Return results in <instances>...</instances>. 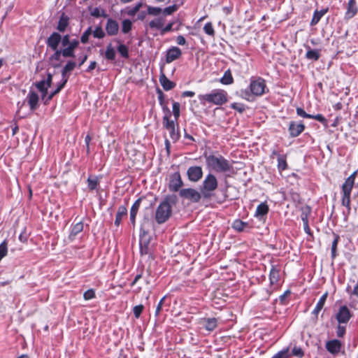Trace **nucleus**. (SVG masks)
Returning <instances> with one entry per match:
<instances>
[{"label":"nucleus","instance_id":"1","mask_svg":"<svg viewBox=\"0 0 358 358\" xmlns=\"http://www.w3.org/2000/svg\"><path fill=\"white\" fill-rule=\"evenodd\" d=\"M178 202V196L173 194L165 196L156 209L155 220L158 224L165 223L172 215V206Z\"/></svg>","mask_w":358,"mask_h":358},{"label":"nucleus","instance_id":"2","mask_svg":"<svg viewBox=\"0 0 358 358\" xmlns=\"http://www.w3.org/2000/svg\"><path fill=\"white\" fill-rule=\"evenodd\" d=\"M203 157L208 170L213 171L215 173H226L233 169V166L229 161L220 154L215 155L204 153Z\"/></svg>","mask_w":358,"mask_h":358},{"label":"nucleus","instance_id":"3","mask_svg":"<svg viewBox=\"0 0 358 358\" xmlns=\"http://www.w3.org/2000/svg\"><path fill=\"white\" fill-rule=\"evenodd\" d=\"M151 221L148 217H144L141 224L139 234V246L141 255H151L152 251L150 248L151 237L149 235Z\"/></svg>","mask_w":358,"mask_h":358},{"label":"nucleus","instance_id":"4","mask_svg":"<svg viewBox=\"0 0 358 358\" xmlns=\"http://www.w3.org/2000/svg\"><path fill=\"white\" fill-rule=\"evenodd\" d=\"M198 99L201 104L206 103L222 106L227 102V92L222 89L213 90L210 93L199 94Z\"/></svg>","mask_w":358,"mask_h":358},{"label":"nucleus","instance_id":"5","mask_svg":"<svg viewBox=\"0 0 358 358\" xmlns=\"http://www.w3.org/2000/svg\"><path fill=\"white\" fill-rule=\"evenodd\" d=\"M217 187L218 181L216 176L211 173H208L199 187L203 201H210L215 196L214 192Z\"/></svg>","mask_w":358,"mask_h":358},{"label":"nucleus","instance_id":"6","mask_svg":"<svg viewBox=\"0 0 358 358\" xmlns=\"http://www.w3.org/2000/svg\"><path fill=\"white\" fill-rule=\"evenodd\" d=\"M249 87L250 92L247 90L241 91L242 98L248 99L250 94L259 96L268 92L265 80L261 77L252 78Z\"/></svg>","mask_w":358,"mask_h":358},{"label":"nucleus","instance_id":"7","mask_svg":"<svg viewBox=\"0 0 358 358\" xmlns=\"http://www.w3.org/2000/svg\"><path fill=\"white\" fill-rule=\"evenodd\" d=\"M76 66V62L72 60H69L66 65L63 67L61 71L62 73V80L60 82H58L57 88L51 92L47 99L45 101V105L49 103L50 101L52 99V98L57 94L60 92V91L64 87L66 83L68 82L69 78V73L72 71L75 67Z\"/></svg>","mask_w":358,"mask_h":358},{"label":"nucleus","instance_id":"8","mask_svg":"<svg viewBox=\"0 0 358 358\" xmlns=\"http://www.w3.org/2000/svg\"><path fill=\"white\" fill-rule=\"evenodd\" d=\"M179 196L183 200H187L192 203H197L203 200V194L201 191L196 189L188 187L182 188L179 191Z\"/></svg>","mask_w":358,"mask_h":358},{"label":"nucleus","instance_id":"9","mask_svg":"<svg viewBox=\"0 0 358 358\" xmlns=\"http://www.w3.org/2000/svg\"><path fill=\"white\" fill-rule=\"evenodd\" d=\"M353 314L346 305L339 307L337 313L335 314V318L338 323L347 324L352 317Z\"/></svg>","mask_w":358,"mask_h":358},{"label":"nucleus","instance_id":"10","mask_svg":"<svg viewBox=\"0 0 358 358\" xmlns=\"http://www.w3.org/2000/svg\"><path fill=\"white\" fill-rule=\"evenodd\" d=\"M183 185L184 183L179 171H176L170 176L168 185L169 191L173 192H179Z\"/></svg>","mask_w":358,"mask_h":358},{"label":"nucleus","instance_id":"11","mask_svg":"<svg viewBox=\"0 0 358 358\" xmlns=\"http://www.w3.org/2000/svg\"><path fill=\"white\" fill-rule=\"evenodd\" d=\"M203 169L200 166H192L187 170L188 180L192 182H197L203 178Z\"/></svg>","mask_w":358,"mask_h":358},{"label":"nucleus","instance_id":"12","mask_svg":"<svg viewBox=\"0 0 358 358\" xmlns=\"http://www.w3.org/2000/svg\"><path fill=\"white\" fill-rule=\"evenodd\" d=\"M54 53L51 55L48 58L49 64L54 69H58L61 66L62 60V57L67 58L62 49H57L53 50Z\"/></svg>","mask_w":358,"mask_h":358},{"label":"nucleus","instance_id":"13","mask_svg":"<svg viewBox=\"0 0 358 358\" xmlns=\"http://www.w3.org/2000/svg\"><path fill=\"white\" fill-rule=\"evenodd\" d=\"M62 40L60 32L53 31L46 39L45 43L48 48H50L51 50H56L57 49H60L59 45Z\"/></svg>","mask_w":358,"mask_h":358},{"label":"nucleus","instance_id":"14","mask_svg":"<svg viewBox=\"0 0 358 358\" xmlns=\"http://www.w3.org/2000/svg\"><path fill=\"white\" fill-rule=\"evenodd\" d=\"M164 127L169 131L170 138L173 142H176L180 138L178 130H176L175 122L173 120H167L166 117L163 122Z\"/></svg>","mask_w":358,"mask_h":358},{"label":"nucleus","instance_id":"15","mask_svg":"<svg viewBox=\"0 0 358 358\" xmlns=\"http://www.w3.org/2000/svg\"><path fill=\"white\" fill-rule=\"evenodd\" d=\"M342 345H343L341 341L338 339H332L327 341L325 348L329 353L332 354L333 355H336L340 352L342 348Z\"/></svg>","mask_w":358,"mask_h":358},{"label":"nucleus","instance_id":"16","mask_svg":"<svg viewBox=\"0 0 358 358\" xmlns=\"http://www.w3.org/2000/svg\"><path fill=\"white\" fill-rule=\"evenodd\" d=\"M305 129V125L302 122H296L292 121L289 123L288 131L291 137L299 136Z\"/></svg>","mask_w":358,"mask_h":358},{"label":"nucleus","instance_id":"17","mask_svg":"<svg viewBox=\"0 0 358 358\" xmlns=\"http://www.w3.org/2000/svg\"><path fill=\"white\" fill-rule=\"evenodd\" d=\"M182 55L181 50L176 46H172L170 48L166 54V62L169 64L172 62L178 59Z\"/></svg>","mask_w":358,"mask_h":358},{"label":"nucleus","instance_id":"18","mask_svg":"<svg viewBox=\"0 0 358 358\" xmlns=\"http://www.w3.org/2000/svg\"><path fill=\"white\" fill-rule=\"evenodd\" d=\"M311 212V209L309 206H306L302 208V213L301 215V220L303 224V229L305 232L310 236H313V233L308 225V216Z\"/></svg>","mask_w":358,"mask_h":358},{"label":"nucleus","instance_id":"19","mask_svg":"<svg viewBox=\"0 0 358 358\" xmlns=\"http://www.w3.org/2000/svg\"><path fill=\"white\" fill-rule=\"evenodd\" d=\"M79 43H80L78 39L74 38V39H72L71 42L69 44H68L66 47H64V48H62V50L64 51V54L66 55V57H67V58H69V57L75 58L76 57L75 50L78 47Z\"/></svg>","mask_w":358,"mask_h":358},{"label":"nucleus","instance_id":"20","mask_svg":"<svg viewBox=\"0 0 358 358\" xmlns=\"http://www.w3.org/2000/svg\"><path fill=\"white\" fill-rule=\"evenodd\" d=\"M358 12V7L356 0H349L347 6L346 12L345 13V19H351L354 17Z\"/></svg>","mask_w":358,"mask_h":358},{"label":"nucleus","instance_id":"21","mask_svg":"<svg viewBox=\"0 0 358 358\" xmlns=\"http://www.w3.org/2000/svg\"><path fill=\"white\" fill-rule=\"evenodd\" d=\"M106 31L108 36H115L119 31V24L117 22L112 18H108L106 24Z\"/></svg>","mask_w":358,"mask_h":358},{"label":"nucleus","instance_id":"22","mask_svg":"<svg viewBox=\"0 0 358 358\" xmlns=\"http://www.w3.org/2000/svg\"><path fill=\"white\" fill-rule=\"evenodd\" d=\"M357 175V171H355L345 180L341 187L342 192L351 193Z\"/></svg>","mask_w":358,"mask_h":358},{"label":"nucleus","instance_id":"23","mask_svg":"<svg viewBox=\"0 0 358 358\" xmlns=\"http://www.w3.org/2000/svg\"><path fill=\"white\" fill-rule=\"evenodd\" d=\"M27 99L28 104L29 105L30 109L32 111L35 110L38 106L39 96H38V94L33 90H30L27 95Z\"/></svg>","mask_w":358,"mask_h":358},{"label":"nucleus","instance_id":"24","mask_svg":"<svg viewBox=\"0 0 358 358\" xmlns=\"http://www.w3.org/2000/svg\"><path fill=\"white\" fill-rule=\"evenodd\" d=\"M328 297V292H326L319 299L318 302L316 304L314 310L312 311V315H314V320L316 322L318 319V314L320 310L323 308L327 299Z\"/></svg>","mask_w":358,"mask_h":358},{"label":"nucleus","instance_id":"25","mask_svg":"<svg viewBox=\"0 0 358 358\" xmlns=\"http://www.w3.org/2000/svg\"><path fill=\"white\" fill-rule=\"evenodd\" d=\"M69 17L64 13H62L56 27L57 30L60 33L64 32L69 25Z\"/></svg>","mask_w":358,"mask_h":358},{"label":"nucleus","instance_id":"26","mask_svg":"<svg viewBox=\"0 0 358 358\" xmlns=\"http://www.w3.org/2000/svg\"><path fill=\"white\" fill-rule=\"evenodd\" d=\"M159 80L160 84L162 85L163 89L165 91L171 90L173 89L176 85V84L174 82L168 79V78L165 76V74L163 72L161 73Z\"/></svg>","mask_w":358,"mask_h":358},{"label":"nucleus","instance_id":"27","mask_svg":"<svg viewBox=\"0 0 358 358\" xmlns=\"http://www.w3.org/2000/svg\"><path fill=\"white\" fill-rule=\"evenodd\" d=\"M269 211V208L266 202H262L257 206L255 217L259 220H262L263 217L266 216Z\"/></svg>","mask_w":358,"mask_h":358},{"label":"nucleus","instance_id":"28","mask_svg":"<svg viewBox=\"0 0 358 358\" xmlns=\"http://www.w3.org/2000/svg\"><path fill=\"white\" fill-rule=\"evenodd\" d=\"M203 327L209 331H213L217 326V320L215 317L204 318L202 322Z\"/></svg>","mask_w":358,"mask_h":358},{"label":"nucleus","instance_id":"29","mask_svg":"<svg viewBox=\"0 0 358 358\" xmlns=\"http://www.w3.org/2000/svg\"><path fill=\"white\" fill-rule=\"evenodd\" d=\"M127 215V208L124 206H120L118 208L117 212L115 215V225L119 227L123 217Z\"/></svg>","mask_w":358,"mask_h":358},{"label":"nucleus","instance_id":"30","mask_svg":"<svg viewBox=\"0 0 358 358\" xmlns=\"http://www.w3.org/2000/svg\"><path fill=\"white\" fill-rule=\"evenodd\" d=\"M83 230V223L82 222H79L74 224L71 230V232L69 236V239L70 241H73L76 236L80 233Z\"/></svg>","mask_w":358,"mask_h":358},{"label":"nucleus","instance_id":"31","mask_svg":"<svg viewBox=\"0 0 358 358\" xmlns=\"http://www.w3.org/2000/svg\"><path fill=\"white\" fill-rule=\"evenodd\" d=\"M165 19L163 17H158L151 20L148 26L150 29L160 30L164 25Z\"/></svg>","mask_w":358,"mask_h":358},{"label":"nucleus","instance_id":"32","mask_svg":"<svg viewBox=\"0 0 358 358\" xmlns=\"http://www.w3.org/2000/svg\"><path fill=\"white\" fill-rule=\"evenodd\" d=\"M280 279V269L275 266H272L269 273V280L271 285L276 284Z\"/></svg>","mask_w":358,"mask_h":358},{"label":"nucleus","instance_id":"33","mask_svg":"<svg viewBox=\"0 0 358 358\" xmlns=\"http://www.w3.org/2000/svg\"><path fill=\"white\" fill-rule=\"evenodd\" d=\"M306 59L313 61H317L320 57V50L317 49H311L310 47H308V50L306 54Z\"/></svg>","mask_w":358,"mask_h":358},{"label":"nucleus","instance_id":"34","mask_svg":"<svg viewBox=\"0 0 358 358\" xmlns=\"http://www.w3.org/2000/svg\"><path fill=\"white\" fill-rule=\"evenodd\" d=\"M327 11L328 8L322 9L320 10H316L313 13V16L310 22V25L314 26L317 24L322 16L327 13Z\"/></svg>","mask_w":358,"mask_h":358},{"label":"nucleus","instance_id":"35","mask_svg":"<svg viewBox=\"0 0 358 358\" xmlns=\"http://www.w3.org/2000/svg\"><path fill=\"white\" fill-rule=\"evenodd\" d=\"M333 236H334V241H333L332 245H331V259L334 260L337 256V246H338V243L340 241V236L338 234H337L336 233H333Z\"/></svg>","mask_w":358,"mask_h":358},{"label":"nucleus","instance_id":"36","mask_svg":"<svg viewBox=\"0 0 358 358\" xmlns=\"http://www.w3.org/2000/svg\"><path fill=\"white\" fill-rule=\"evenodd\" d=\"M115 41L117 43H120L119 45L117 48V52L120 53V55L125 59L129 58V49L127 47L126 45L120 43V41L119 39H115Z\"/></svg>","mask_w":358,"mask_h":358},{"label":"nucleus","instance_id":"37","mask_svg":"<svg viewBox=\"0 0 358 358\" xmlns=\"http://www.w3.org/2000/svg\"><path fill=\"white\" fill-rule=\"evenodd\" d=\"M223 85H231L234 83V78L230 69L227 70L220 80Z\"/></svg>","mask_w":358,"mask_h":358},{"label":"nucleus","instance_id":"38","mask_svg":"<svg viewBox=\"0 0 358 358\" xmlns=\"http://www.w3.org/2000/svg\"><path fill=\"white\" fill-rule=\"evenodd\" d=\"M116 52L114 48H113L112 44L109 43L105 52V58L109 61H114L115 59Z\"/></svg>","mask_w":358,"mask_h":358},{"label":"nucleus","instance_id":"39","mask_svg":"<svg viewBox=\"0 0 358 358\" xmlns=\"http://www.w3.org/2000/svg\"><path fill=\"white\" fill-rule=\"evenodd\" d=\"M247 226H248V222H245L239 219L234 220L232 223V228L238 232L243 231Z\"/></svg>","mask_w":358,"mask_h":358},{"label":"nucleus","instance_id":"40","mask_svg":"<svg viewBox=\"0 0 358 358\" xmlns=\"http://www.w3.org/2000/svg\"><path fill=\"white\" fill-rule=\"evenodd\" d=\"M278 169L280 171H285L287 169L288 165L286 160V156L278 155Z\"/></svg>","mask_w":358,"mask_h":358},{"label":"nucleus","instance_id":"41","mask_svg":"<svg viewBox=\"0 0 358 358\" xmlns=\"http://www.w3.org/2000/svg\"><path fill=\"white\" fill-rule=\"evenodd\" d=\"M179 8V5L174 3L170 6L166 7L162 9V14L164 16L171 15L176 12Z\"/></svg>","mask_w":358,"mask_h":358},{"label":"nucleus","instance_id":"42","mask_svg":"<svg viewBox=\"0 0 358 358\" xmlns=\"http://www.w3.org/2000/svg\"><path fill=\"white\" fill-rule=\"evenodd\" d=\"M133 24L129 19H124L122 22V32L124 34H128L132 29Z\"/></svg>","mask_w":358,"mask_h":358},{"label":"nucleus","instance_id":"43","mask_svg":"<svg viewBox=\"0 0 358 358\" xmlns=\"http://www.w3.org/2000/svg\"><path fill=\"white\" fill-rule=\"evenodd\" d=\"M342 193H343V196H342V199H341L342 205L345 206L350 211V210L351 193L345 192H342Z\"/></svg>","mask_w":358,"mask_h":358},{"label":"nucleus","instance_id":"44","mask_svg":"<svg viewBox=\"0 0 358 358\" xmlns=\"http://www.w3.org/2000/svg\"><path fill=\"white\" fill-rule=\"evenodd\" d=\"M148 8V15L158 17L160 14H162V8L156 6H147Z\"/></svg>","mask_w":358,"mask_h":358},{"label":"nucleus","instance_id":"45","mask_svg":"<svg viewBox=\"0 0 358 358\" xmlns=\"http://www.w3.org/2000/svg\"><path fill=\"white\" fill-rule=\"evenodd\" d=\"M92 34V27H89L82 34L80 37V42L83 44H85L89 41V36Z\"/></svg>","mask_w":358,"mask_h":358},{"label":"nucleus","instance_id":"46","mask_svg":"<svg viewBox=\"0 0 358 358\" xmlns=\"http://www.w3.org/2000/svg\"><path fill=\"white\" fill-rule=\"evenodd\" d=\"M346 324L338 323L336 327V336L338 338H343L346 333Z\"/></svg>","mask_w":358,"mask_h":358},{"label":"nucleus","instance_id":"47","mask_svg":"<svg viewBox=\"0 0 358 358\" xmlns=\"http://www.w3.org/2000/svg\"><path fill=\"white\" fill-rule=\"evenodd\" d=\"M143 200V197L138 198L132 205L131 209H130V214H134L135 215H137L138 211L139 210V208L141 206V203Z\"/></svg>","mask_w":358,"mask_h":358},{"label":"nucleus","instance_id":"48","mask_svg":"<svg viewBox=\"0 0 358 358\" xmlns=\"http://www.w3.org/2000/svg\"><path fill=\"white\" fill-rule=\"evenodd\" d=\"M92 34L94 38H103L106 36V33L103 30L101 26H97L94 31H92Z\"/></svg>","mask_w":358,"mask_h":358},{"label":"nucleus","instance_id":"49","mask_svg":"<svg viewBox=\"0 0 358 358\" xmlns=\"http://www.w3.org/2000/svg\"><path fill=\"white\" fill-rule=\"evenodd\" d=\"M91 15L94 17H107L108 15L106 14V11L102 9L101 10L99 8H94V10L91 12Z\"/></svg>","mask_w":358,"mask_h":358},{"label":"nucleus","instance_id":"50","mask_svg":"<svg viewBox=\"0 0 358 358\" xmlns=\"http://www.w3.org/2000/svg\"><path fill=\"white\" fill-rule=\"evenodd\" d=\"M180 105L178 102L173 101V115L175 120L177 121L180 115Z\"/></svg>","mask_w":358,"mask_h":358},{"label":"nucleus","instance_id":"51","mask_svg":"<svg viewBox=\"0 0 358 358\" xmlns=\"http://www.w3.org/2000/svg\"><path fill=\"white\" fill-rule=\"evenodd\" d=\"M310 119L317 120L318 122L322 123L324 127H328V120L322 114H317L315 115H310Z\"/></svg>","mask_w":358,"mask_h":358},{"label":"nucleus","instance_id":"52","mask_svg":"<svg viewBox=\"0 0 358 358\" xmlns=\"http://www.w3.org/2000/svg\"><path fill=\"white\" fill-rule=\"evenodd\" d=\"M203 30L206 34L210 36H215V32L211 22H207L203 27Z\"/></svg>","mask_w":358,"mask_h":358},{"label":"nucleus","instance_id":"53","mask_svg":"<svg viewBox=\"0 0 358 358\" xmlns=\"http://www.w3.org/2000/svg\"><path fill=\"white\" fill-rule=\"evenodd\" d=\"M230 107L240 113H243L245 110V106L241 103H233Z\"/></svg>","mask_w":358,"mask_h":358},{"label":"nucleus","instance_id":"54","mask_svg":"<svg viewBox=\"0 0 358 358\" xmlns=\"http://www.w3.org/2000/svg\"><path fill=\"white\" fill-rule=\"evenodd\" d=\"M162 106V110L164 113V116L163 117V122H164V120L166 117L167 120H170V117L171 115V113L170 109L168 107V102L164 103V105H160Z\"/></svg>","mask_w":358,"mask_h":358},{"label":"nucleus","instance_id":"55","mask_svg":"<svg viewBox=\"0 0 358 358\" xmlns=\"http://www.w3.org/2000/svg\"><path fill=\"white\" fill-rule=\"evenodd\" d=\"M156 91L159 105H164V103H167L168 101L165 100V94H164L162 90L157 87Z\"/></svg>","mask_w":358,"mask_h":358},{"label":"nucleus","instance_id":"56","mask_svg":"<svg viewBox=\"0 0 358 358\" xmlns=\"http://www.w3.org/2000/svg\"><path fill=\"white\" fill-rule=\"evenodd\" d=\"M144 309V306L142 304L136 306L133 308V313L136 318H139L143 310Z\"/></svg>","mask_w":358,"mask_h":358},{"label":"nucleus","instance_id":"57","mask_svg":"<svg viewBox=\"0 0 358 358\" xmlns=\"http://www.w3.org/2000/svg\"><path fill=\"white\" fill-rule=\"evenodd\" d=\"M173 24H174V22H171L168 23L165 27H163L160 29V34L162 36H163L165 34L173 30Z\"/></svg>","mask_w":358,"mask_h":358},{"label":"nucleus","instance_id":"58","mask_svg":"<svg viewBox=\"0 0 358 358\" xmlns=\"http://www.w3.org/2000/svg\"><path fill=\"white\" fill-rule=\"evenodd\" d=\"M83 298L85 300H90L95 298V292L93 289H89L84 292Z\"/></svg>","mask_w":358,"mask_h":358},{"label":"nucleus","instance_id":"59","mask_svg":"<svg viewBox=\"0 0 358 358\" xmlns=\"http://www.w3.org/2000/svg\"><path fill=\"white\" fill-rule=\"evenodd\" d=\"M291 294V291L287 289L282 295L279 296V301L281 304L285 305L287 303V298Z\"/></svg>","mask_w":358,"mask_h":358},{"label":"nucleus","instance_id":"60","mask_svg":"<svg viewBox=\"0 0 358 358\" xmlns=\"http://www.w3.org/2000/svg\"><path fill=\"white\" fill-rule=\"evenodd\" d=\"M292 352L293 355L299 358H302L304 355L303 351L300 347H294Z\"/></svg>","mask_w":358,"mask_h":358},{"label":"nucleus","instance_id":"61","mask_svg":"<svg viewBox=\"0 0 358 358\" xmlns=\"http://www.w3.org/2000/svg\"><path fill=\"white\" fill-rule=\"evenodd\" d=\"M88 187L90 190H94L96 188L98 185V180L96 179H92L88 178L87 179Z\"/></svg>","mask_w":358,"mask_h":358},{"label":"nucleus","instance_id":"62","mask_svg":"<svg viewBox=\"0 0 358 358\" xmlns=\"http://www.w3.org/2000/svg\"><path fill=\"white\" fill-rule=\"evenodd\" d=\"M34 86L38 90L39 92L44 91L45 89H48L45 82L42 80L39 82H36L34 84Z\"/></svg>","mask_w":358,"mask_h":358},{"label":"nucleus","instance_id":"63","mask_svg":"<svg viewBox=\"0 0 358 358\" xmlns=\"http://www.w3.org/2000/svg\"><path fill=\"white\" fill-rule=\"evenodd\" d=\"M69 34H65L64 36H62V40L61 41V43L62 47H66L68 44H69L71 42V40L70 38Z\"/></svg>","mask_w":358,"mask_h":358},{"label":"nucleus","instance_id":"64","mask_svg":"<svg viewBox=\"0 0 358 358\" xmlns=\"http://www.w3.org/2000/svg\"><path fill=\"white\" fill-rule=\"evenodd\" d=\"M287 350H281L274 355L271 358H286Z\"/></svg>","mask_w":358,"mask_h":358}]
</instances>
